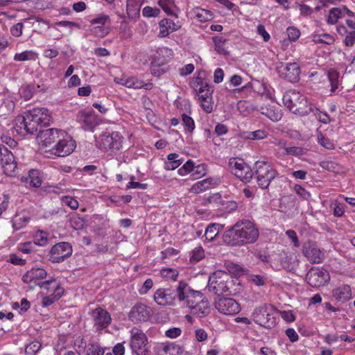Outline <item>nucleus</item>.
I'll return each instance as SVG.
<instances>
[{
  "instance_id": "nucleus-14",
  "label": "nucleus",
  "mask_w": 355,
  "mask_h": 355,
  "mask_svg": "<svg viewBox=\"0 0 355 355\" xmlns=\"http://www.w3.org/2000/svg\"><path fill=\"white\" fill-rule=\"evenodd\" d=\"M307 283L312 287H320L327 284L330 276L329 272L323 268L312 267L306 275Z\"/></svg>"
},
{
  "instance_id": "nucleus-1",
  "label": "nucleus",
  "mask_w": 355,
  "mask_h": 355,
  "mask_svg": "<svg viewBox=\"0 0 355 355\" xmlns=\"http://www.w3.org/2000/svg\"><path fill=\"white\" fill-rule=\"evenodd\" d=\"M178 302L190 309L191 313L199 318L207 316L210 312V304L204 295L199 291L193 289L186 282H179L178 291Z\"/></svg>"
},
{
  "instance_id": "nucleus-8",
  "label": "nucleus",
  "mask_w": 355,
  "mask_h": 355,
  "mask_svg": "<svg viewBox=\"0 0 355 355\" xmlns=\"http://www.w3.org/2000/svg\"><path fill=\"white\" fill-rule=\"evenodd\" d=\"M130 333V346L132 352L136 355H147L148 341L146 335L137 327L132 328Z\"/></svg>"
},
{
  "instance_id": "nucleus-12",
  "label": "nucleus",
  "mask_w": 355,
  "mask_h": 355,
  "mask_svg": "<svg viewBox=\"0 0 355 355\" xmlns=\"http://www.w3.org/2000/svg\"><path fill=\"white\" fill-rule=\"evenodd\" d=\"M76 146V141L66 132L62 131L53 150L58 157H65L70 155Z\"/></svg>"
},
{
  "instance_id": "nucleus-60",
  "label": "nucleus",
  "mask_w": 355,
  "mask_h": 355,
  "mask_svg": "<svg viewBox=\"0 0 355 355\" xmlns=\"http://www.w3.org/2000/svg\"><path fill=\"white\" fill-rule=\"evenodd\" d=\"M294 191L302 199L307 200L311 197L310 193L299 184L295 185Z\"/></svg>"
},
{
  "instance_id": "nucleus-53",
  "label": "nucleus",
  "mask_w": 355,
  "mask_h": 355,
  "mask_svg": "<svg viewBox=\"0 0 355 355\" xmlns=\"http://www.w3.org/2000/svg\"><path fill=\"white\" fill-rule=\"evenodd\" d=\"M104 349L96 343H90L87 346V355H103Z\"/></svg>"
},
{
  "instance_id": "nucleus-47",
  "label": "nucleus",
  "mask_w": 355,
  "mask_h": 355,
  "mask_svg": "<svg viewBox=\"0 0 355 355\" xmlns=\"http://www.w3.org/2000/svg\"><path fill=\"white\" fill-rule=\"evenodd\" d=\"M140 9V5L136 0H127L126 11L128 15L132 16L137 15Z\"/></svg>"
},
{
  "instance_id": "nucleus-59",
  "label": "nucleus",
  "mask_w": 355,
  "mask_h": 355,
  "mask_svg": "<svg viewBox=\"0 0 355 355\" xmlns=\"http://www.w3.org/2000/svg\"><path fill=\"white\" fill-rule=\"evenodd\" d=\"M62 202L69 206L72 209H77L78 208V202L72 197L64 196L62 198Z\"/></svg>"
},
{
  "instance_id": "nucleus-43",
  "label": "nucleus",
  "mask_w": 355,
  "mask_h": 355,
  "mask_svg": "<svg viewBox=\"0 0 355 355\" xmlns=\"http://www.w3.org/2000/svg\"><path fill=\"white\" fill-rule=\"evenodd\" d=\"M306 149L300 146H287L285 148V152H282L283 155H292L295 157H300L306 155Z\"/></svg>"
},
{
  "instance_id": "nucleus-37",
  "label": "nucleus",
  "mask_w": 355,
  "mask_h": 355,
  "mask_svg": "<svg viewBox=\"0 0 355 355\" xmlns=\"http://www.w3.org/2000/svg\"><path fill=\"white\" fill-rule=\"evenodd\" d=\"M38 286L44 291H46V293L52 291L53 293H55L57 291V286L58 287H61L60 283L53 278L44 282H42L41 284H38Z\"/></svg>"
},
{
  "instance_id": "nucleus-38",
  "label": "nucleus",
  "mask_w": 355,
  "mask_h": 355,
  "mask_svg": "<svg viewBox=\"0 0 355 355\" xmlns=\"http://www.w3.org/2000/svg\"><path fill=\"white\" fill-rule=\"evenodd\" d=\"M193 87L197 94L204 93L207 89H212L210 85L200 77L196 78L193 83Z\"/></svg>"
},
{
  "instance_id": "nucleus-21",
  "label": "nucleus",
  "mask_w": 355,
  "mask_h": 355,
  "mask_svg": "<svg viewBox=\"0 0 355 355\" xmlns=\"http://www.w3.org/2000/svg\"><path fill=\"white\" fill-rule=\"evenodd\" d=\"M92 317L94 327L97 330H102L107 327L112 321L110 314L101 307H98L92 311Z\"/></svg>"
},
{
  "instance_id": "nucleus-64",
  "label": "nucleus",
  "mask_w": 355,
  "mask_h": 355,
  "mask_svg": "<svg viewBox=\"0 0 355 355\" xmlns=\"http://www.w3.org/2000/svg\"><path fill=\"white\" fill-rule=\"evenodd\" d=\"M286 234L291 240L294 247L298 248L300 246L297 235L294 230H288L286 232Z\"/></svg>"
},
{
  "instance_id": "nucleus-26",
  "label": "nucleus",
  "mask_w": 355,
  "mask_h": 355,
  "mask_svg": "<svg viewBox=\"0 0 355 355\" xmlns=\"http://www.w3.org/2000/svg\"><path fill=\"white\" fill-rule=\"evenodd\" d=\"M334 297L339 302H345L351 297V288L348 285H342L333 290Z\"/></svg>"
},
{
  "instance_id": "nucleus-58",
  "label": "nucleus",
  "mask_w": 355,
  "mask_h": 355,
  "mask_svg": "<svg viewBox=\"0 0 355 355\" xmlns=\"http://www.w3.org/2000/svg\"><path fill=\"white\" fill-rule=\"evenodd\" d=\"M288 37L291 41H296L300 36V31L294 26H290L286 29Z\"/></svg>"
},
{
  "instance_id": "nucleus-44",
  "label": "nucleus",
  "mask_w": 355,
  "mask_h": 355,
  "mask_svg": "<svg viewBox=\"0 0 355 355\" xmlns=\"http://www.w3.org/2000/svg\"><path fill=\"white\" fill-rule=\"evenodd\" d=\"M30 218L26 216H15L12 219V227L14 230H19L24 227L29 222Z\"/></svg>"
},
{
  "instance_id": "nucleus-35",
  "label": "nucleus",
  "mask_w": 355,
  "mask_h": 355,
  "mask_svg": "<svg viewBox=\"0 0 355 355\" xmlns=\"http://www.w3.org/2000/svg\"><path fill=\"white\" fill-rule=\"evenodd\" d=\"M313 41L316 44H333L335 42L334 37L328 33L315 34L313 35Z\"/></svg>"
},
{
  "instance_id": "nucleus-28",
  "label": "nucleus",
  "mask_w": 355,
  "mask_h": 355,
  "mask_svg": "<svg viewBox=\"0 0 355 355\" xmlns=\"http://www.w3.org/2000/svg\"><path fill=\"white\" fill-rule=\"evenodd\" d=\"M212 182L213 179L211 178H207L199 182H197L196 183L191 186V187L189 189V191L195 194H198L203 191H205L211 189Z\"/></svg>"
},
{
  "instance_id": "nucleus-63",
  "label": "nucleus",
  "mask_w": 355,
  "mask_h": 355,
  "mask_svg": "<svg viewBox=\"0 0 355 355\" xmlns=\"http://www.w3.org/2000/svg\"><path fill=\"white\" fill-rule=\"evenodd\" d=\"M207 201L211 204H214L216 207L223 204L222 197L219 193H215L209 196Z\"/></svg>"
},
{
  "instance_id": "nucleus-34",
  "label": "nucleus",
  "mask_w": 355,
  "mask_h": 355,
  "mask_svg": "<svg viewBox=\"0 0 355 355\" xmlns=\"http://www.w3.org/2000/svg\"><path fill=\"white\" fill-rule=\"evenodd\" d=\"M220 225L219 224L216 223H211L209 224L205 232V239L208 241H213L215 237L218 234L220 230Z\"/></svg>"
},
{
  "instance_id": "nucleus-17",
  "label": "nucleus",
  "mask_w": 355,
  "mask_h": 355,
  "mask_svg": "<svg viewBox=\"0 0 355 355\" xmlns=\"http://www.w3.org/2000/svg\"><path fill=\"white\" fill-rule=\"evenodd\" d=\"M0 162L7 175H15L17 164L13 154L6 147H0Z\"/></svg>"
},
{
  "instance_id": "nucleus-3",
  "label": "nucleus",
  "mask_w": 355,
  "mask_h": 355,
  "mask_svg": "<svg viewBox=\"0 0 355 355\" xmlns=\"http://www.w3.org/2000/svg\"><path fill=\"white\" fill-rule=\"evenodd\" d=\"M282 101L284 105L295 114L305 116L311 113L313 104H309L306 97L296 90L287 91Z\"/></svg>"
},
{
  "instance_id": "nucleus-5",
  "label": "nucleus",
  "mask_w": 355,
  "mask_h": 355,
  "mask_svg": "<svg viewBox=\"0 0 355 355\" xmlns=\"http://www.w3.org/2000/svg\"><path fill=\"white\" fill-rule=\"evenodd\" d=\"M29 130L33 134L40 131L44 126L49 125L53 118L49 110L45 107H35L25 113Z\"/></svg>"
},
{
  "instance_id": "nucleus-50",
  "label": "nucleus",
  "mask_w": 355,
  "mask_h": 355,
  "mask_svg": "<svg viewBox=\"0 0 355 355\" xmlns=\"http://www.w3.org/2000/svg\"><path fill=\"white\" fill-rule=\"evenodd\" d=\"M318 142L322 146L328 150H332L335 147L334 142L329 138L324 137V135L321 132L318 133Z\"/></svg>"
},
{
  "instance_id": "nucleus-30",
  "label": "nucleus",
  "mask_w": 355,
  "mask_h": 355,
  "mask_svg": "<svg viewBox=\"0 0 355 355\" xmlns=\"http://www.w3.org/2000/svg\"><path fill=\"white\" fill-rule=\"evenodd\" d=\"M15 129L21 135L27 134H33V131L29 130L28 123H26V117L24 116H18L15 120Z\"/></svg>"
},
{
  "instance_id": "nucleus-19",
  "label": "nucleus",
  "mask_w": 355,
  "mask_h": 355,
  "mask_svg": "<svg viewBox=\"0 0 355 355\" xmlns=\"http://www.w3.org/2000/svg\"><path fill=\"white\" fill-rule=\"evenodd\" d=\"M215 307L218 312L225 315H235L241 310L239 304L234 299L228 297L218 299L215 302Z\"/></svg>"
},
{
  "instance_id": "nucleus-23",
  "label": "nucleus",
  "mask_w": 355,
  "mask_h": 355,
  "mask_svg": "<svg viewBox=\"0 0 355 355\" xmlns=\"http://www.w3.org/2000/svg\"><path fill=\"white\" fill-rule=\"evenodd\" d=\"M181 28L179 21L175 22L168 18L162 19L159 21V37H166L171 33L178 31Z\"/></svg>"
},
{
  "instance_id": "nucleus-20",
  "label": "nucleus",
  "mask_w": 355,
  "mask_h": 355,
  "mask_svg": "<svg viewBox=\"0 0 355 355\" xmlns=\"http://www.w3.org/2000/svg\"><path fill=\"white\" fill-rule=\"evenodd\" d=\"M150 315V309L146 304L137 303L128 313L129 319L134 323L147 321Z\"/></svg>"
},
{
  "instance_id": "nucleus-46",
  "label": "nucleus",
  "mask_w": 355,
  "mask_h": 355,
  "mask_svg": "<svg viewBox=\"0 0 355 355\" xmlns=\"http://www.w3.org/2000/svg\"><path fill=\"white\" fill-rule=\"evenodd\" d=\"M34 243L39 246H44L48 243V234L42 230H37L34 235Z\"/></svg>"
},
{
  "instance_id": "nucleus-29",
  "label": "nucleus",
  "mask_w": 355,
  "mask_h": 355,
  "mask_svg": "<svg viewBox=\"0 0 355 355\" xmlns=\"http://www.w3.org/2000/svg\"><path fill=\"white\" fill-rule=\"evenodd\" d=\"M57 291L47 296L42 297V305L44 307L49 306L60 300L64 294V290L62 287L56 286Z\"/></svg>"
},
{
  "instance_id": "nucleus-11",
  "label": "nucleus",
  "mask_w": 355,
  "mask_h": 355,
  "mask_svg": "<svg viewBox=\"0 0 355 355\" xmlns=\"http://www.w3.org/2000/svg\"><path fill=\"white\" fill-rule=\"evenodd\" d=\"M179 283L175 288H160L154 293V300L159 306H175L178 301Z\"/></svg>"
},
{
  "instance_id": "nucleus-52",
  "label": "nucleus",
  "mask_w": 355,
  "mask_h": 355,
  "mask_svg": "<svg viewBox=\"0 0 355 355\" xmlns=\"http://www.w3.org/2000/svg\"><path fill=\"white\" fill-rule=\"evenodd\" d=\"M194 170V162L191 159H189L186 163L178 169V173L181 176H184L187 174L193 172Z\"/></svg>"
},
{
  "instance_id": "nucleus-41",
  "label": "nucleus",
  "mask_w": 355,
  "mask_h": 355,
  "mask_svg": "<svg viewBox=\"0 0 355 355\" xmlns=\"http://www.w3.org/2000/svg\"><path fill=\"white\" fill-rule=\"evenodd\" d=\"M194 13L195 17L200 21H209L214 15L211 11L201 8H196Z\"/></svg>"
},
{
  "instance_id": "nucleus-9",
  "label": "nucleus",
  "mask_w": 355,
  "mask_h": 355,
  "mask_svg": "<svg viewBox=\"0 0 355 355\" xmlns=\"http://www.w3.org/2000/svg\"><path fill=\"white\" fill-rule=\"evenodd\" d=\"M228 274L222 270L214 272L209 279L208 288L217 295H229L230 291L227 284Z\"/></svg>"
},
{
  "instance_id": "nucleus-2",
  "label": "nucleus",
  "mask_w": 355,
  "mask_h": 355,
  "mask_svg": "<svg viewBox=\"0 0 355 355\" xmlns=\"http://www.w3.org/2000/svg\"><path fill=\"white\" fill-rule=\"evenodd\" d=\"M259 232L255 224L249 220L237 221L223 234V241L230 246H243L257 241Z\"/></svg>"
},
{
  "instance_id": "nucleus-49",
  "label": "nucleus",
  "mask_w": 355,
  "mask_h": 355,
  "mask_svg": "<svg viewBox=\"0 0 355 355\" xmlns=\"http://www.w3.org/2000/svg\"><path fill=\"white\" fill-rule=\"evenodd\" d=\"M161 275L166 279L175 281L178 277L179 272L171 268H165L161 270Z\"/></svg>"
},
{
  "instance_id": "nucleus-62",
  "label": "nucleus",
  "mask_w": 355,
  "mask_h": 355,
  "mask_svg": "<svg viewBox=\"0 0 355 355\" xmlns=\"http://www.w3.org/2000/svg\"><path fill=\"white\" fill-rule=\"evenodd\" d=\"M193 173L192 174L194 176V178H199L204 176L206 174V168L204 164H199L196 166H194V170L193 171Z\"/></svg>"
},
{
  "instance_id": "nucleus-57",
  "label": "nucleus",
  "mask_w": 355,
  "mask_h": 355,
  "mask_svg": "<svg viewBox=\"0 0 355 355\" xmlns=\"http://www.w3.org/2000/svg\"><path fill=\"white\" fill-rule=\"evenodd\" d=\"M205 256L204 250L202 247L196 248L193 251L192 256L191 257V261L194 262L200 261Z\"/></svg>"
},
{
  "instance_id": "nucleus-51",
  "label": "nucleus",
  "mask_w": 355,
  "mask_h": 355,
  "mask_svg": "<svg viewBox=\"0 0 355 355\" xmlns=\"http://www.w3.org/2000/svg\"><path fill=\"white\" fill-rule=\"evenodd\" d=\"M182 121L184 126V130L189 133H192L195 129L194 120L186 114L182 115Z\"/></svg>"
},
{
  "instance_id": "nucleus-40",
  "label": "nucleus",
  "mask_w": 355,
  "mask_h": 355,
  "mask_svg": "<svg viewBox=\"0 0 355 355\" xmlns=\"http://www.w3.org/2000/svg\"><path fill=\"white\" fill-rule=\"evenodd\" d=\"M158 4L167 15L178 17V14L172 9L174 6L173 0H158Z\"/></svg>"
},
{
  "instance_id": "nucleus-6",
  "label": "nucleus",
  "mask_w": 355,
  "mask_h": 355,
  "mask_svg": "<svg viewBox=\"0 0 355 355\" xmlns=\"http://www.w3.org/2000/svg\"><path fill=\"white\" fill-rule=\"evenodd\" d=\"M276 313L273 306L263 304L257 307L253 313V320L257 324L271 329L276 324Z\"/></svg>"
},
{
  "instance_id": "nucleus-56",
  "label": "nucleus",
  "mask_w": 355,
  "mask_h": 355,
  "mask_svg": "<svg viewBox=\"0 0 355 355\" xmlns=\"http://www.w3.org/2000/svg\"><path fill=\"white\" fill-rule=\"evenodd\" d=\"M267 137V133L263 130H257L248 132V139L252 140L263 139Z\"/></svg>"
},
{
  "instance_id": "nucleus-54",
  "label": "nucleus",
  "mask_w": 355,
  "mask_h": 355,
  "mask_svg": "<svg viewBox=\"0 0 355 355\" xmlns=\"http://www.w3.org/2000/svg\"><path fill=\"white\" fill-rule=\"evenodd\" d=\"M160 13V10L157 8H153L150 6H146L143 8L142 15L146 17H156Z\"/></svg>"
},
{
  "instance_id": "nucleus-18",
  "label": "nucleus",
  "mask_w": 355,
  "mask_h": 355,
  "mask_svg": "<svg viewBox=\"0 0 355 355\" xmlns=\"http://www.w3.org/2000/svg\"><path fill=\"white\" fill-rule=\"evenodd\" d=\"M72 251V247L69 243H58L51 249L49 260L53 263L62 262L71 255Z\"/></svg>"
},
{
  "instance_id": "nucleus-10",
  "label": "nucleus",
  "mask_w": 355,
  "mask_h": 355,
  "mask_svg": "<svg viewBox=\"0 0 355 355\" xmlns=\"http://www.w3.org/2000/svg\"><path fill=\"white\" fill-rule=\"evenodd\" d=\"M228 166L231 173L243 182H250L253 178V173L243 159L232 157L229 159Z\"/></svg>"
},
{
  "instance_id": "nucleus-33",
  "label": "nucleus",
  "mask_w": 355,
  "mask_h": 355,
  "mask_svg": "<svg viewBox=\"0 0 355 355\" xmlns=\"http://www.w3.org/2000/svg\"><path fill=\"white\" fill-rule=\"evenodd\" d=\"M39 87V85L35 86L33 84L24 85L19 89L20 96L25 101H28L33 97V94L35 92L36 88Z\"/></svg>"
},
{
  "instance_id": "nucleus-13",
  "label": "nucleus",
  "mask_w": 355,
  "mask_h": 355,
  "mask_svg": "<svg viewBox=\"0 0 355 355\" xmlns=\"http://www.w3.org/2000/svg\"><path fill=\"white\" fill-rule=\"evenodd\" d=\"M302 254L313 264L322 263L324 259V252L318 246L317 243L309 241L302 245Z\"/></svg>"
},
{
  "instance_id": "nucleus-42",
  "label": "nucleus",
  "mask_w": 355,
  "mask_h": 355,
  "mask_svg": "<svg viewBox=\"0 0 355 355\" xmlns=\"http://www.w3.org/2000/svg\"><path fill=\"white\" fill-rule=\"evenodd\" d=\"M342 17V9L340 8H333L330 9L327 21L329 24H336L338 20Z\"/></svg>"
},
{
  "instance_id": "nucleus-16",
  "label": "nucleus",
  "mask_w": 355,
  "mask_h": 355,
  "mask_svg": "<svg viewBox=\"0 0 355 355\" xmlns=\"http://www.w3.org/2000/svg\"><path fill=\"white\" fill-rule=\"evenodd\" d=\"M76 120L81 128L86 131H94L99 125V119L94 110L86 111L81 110L76 115Z\"/></svg>"
},
{
  "instance_id": "nucleus-15",
  "label": "nucleus",
  "mask_w": 355,
  "mask_h": 355,
  "mask_svg": "<svg viewBox=\"0 0 355 355\" xmlns=\"http://www.w3.org/2000/svg\"><path fill=\"white\" fill-rule=\"evenodd\" d=\"M277 72L279 76L291 83H296L300 80V69L295 62H280L277 67Z\"/></svg>"
},
{
  "instance_id": "nucleus-61",
  "label": "nucleus",
  "mask_w": 355,
  "mask_h": 355,
  "mask_svg": "<svg viewBox=\"0 0 355 355\" xmlns=\"http://www.w3.org/2000/svg\"><path fill=\"white\" fill-rule=\"evenodd\" d=\"M182 334V329L179 327L170 328L165 332V336L169 338H176Z\"/></svg>"
},
{
  "instance_id": "nucleus-31",
  "label": "nucleus",
  "mask_w": 355,
  "mask_h": 355,
  "mask_svg": "<svg viewBox=\"0 0 355 355\" xmlns=\"http://www.w3.org/2000/svg\"><path fill=\"white\" fill-rule=\"evenodd\" d=\"M162 351L163 355H182L183 348L175 343H167L164 345Z\"/></svg>"
},
{
  "instance_id": "nucleus-55",
  "label": "nucleus",
  "mask_w": 355,
  "mask_h": 355,
  "mask_svg": "<svg viewBox=\"0 0 355 355\" xmlns=\"http://www.w3.org/2000/svg\"><path fill=\"white\" fill-rule=\"evenodd\" d=\"M123 86L128 88L141 89V80L135 77H129L125 79Z\"/></svg>"
},
{
  "instance_id": "nucleus-24",
  "label": "nucleus",
  "mask_w": 355,
  "mask_h": 355,
  "mask_svg": "<svg viewBox=\"0 0 355 355\" xmlns=\"http://www.w3.org/2000/svg\"><path fill=\"white\" fill-rule=\"evenodd\" d=\"M63 130L50 128L45 130H40V139L42 145L45 147H50L52 144H56L59 137H60L61 132Z\"/></svg>"
},
{
  "instance_id": "nucleus-27",
  "label": "nucleus",
  "mask_w": 355,
  "mask_h": 355,
  "mask_svg": "<svg viewBox=\"0 0 355 355\" xmlns=\"http://www.w3.org/2000/svg\"><path fill=\"white\" fill-rule=\"evenodd\" d=\"M214 44V50L219 55H227L229 53L226 44L227 40L221 36L217 35L212 37Z\"/></svg>"
},
{
  "instance_id": "nucleus-39",
  "label": "nucleus",
  "mask_w": 355,
  "mask_h": 355,
  "mask_svg": "<svg viewBox=\"0 0 355 355\" xmlns=\"http://www.w3.org/2000/svg\"><path fill=\"white\" fill-rule=\"evenodd\" d=\"M327 76L331 83V91L334 92L339 85V73L335 69H329L327 72Z\"/></svg>"
},
{
  "instance_id": "nucleus-7",
  "label": "nucleus",
  "mask_w": 355,
  "mask_h": 355,
  "mask_svg": "<svg viewBox=\"0 0 355 355\" xmlns=\"http://www.w3.org/2000/svg\"><path fill=\"white\" fill-rule=\"evenodd\" d=\"M123 137L119 132H105L96 139V146L103 150H119L123 143Z\"/></svg>"
},
{
  "instance_id": "nucleus-22",
  "label": "nucleus",
  "mask_w": 355,
  "mask_h": 355,
  "mask_svg": "<svg viewBox=\"0 0 355 355\" xmlns=\"http://www.w3.org/2000/svg\"><path fill=\"white\" fill-rule=\"evenodd\" d=\"M47 276L46 271L41 268H33L28 270L22 277V280L26 284H33L38 286L41 284L40 280L44 279Z\"/></svg>"
},
{
  "instance_id": "nucleus-4",
  "label": "nucleus",
  "mask_w": 355,
  "mask_h": 355,
  "mask_svg": "<svg viewBox=\"0 0 355 355\" xmlns=\"http://www.w3.org/2000/svg\"><path fill=\"white\" fill-rule=\"evenodd\" d=\"M252 170L259 187L262 189H268L270 182L278 175L277 170L268 161L255 162Z\"/></svg>"
},
{
  "instance_id": "nucleus-25",
  "label": "nucleus",
  "mask_w": 355,
  "mask_h": 355,
  "mask_svg": "<svg viewBox=\"0 0 355 355\" xmlns=\"http://www.w3.org/2000/svg\"><path fill=\"white\" fill-rule=\"evenodd\" d=\"M257 110L272 121H278L282 119L281 110L275 105L263 104L257 105Z\"/></svg>"
},
{
  "instance_id": "nucleus-45",
  "label": "nucleus",
  "mask_w": 355,
  "mask_h": 355,
  "mask_svg": "<svg viewBox=\"0 0 355 355\" xmlns=\"http://www.w3.org/2000/svg\"><path fill=\"white\" fill-rule=\"evenodd\" d=\"M311 112L321 123L324 124L330 123V116L326 112L320 111L318 107H316L313 105H312L311 107Z\"/></svg>"
},
{
  "instance_id": "nucleus-36",
  "label": "nucleus",
  "mask_w": 355,
  "mask_h": 355,
  "mask_svg": "<svg viewBox=\"0 0 355 355\" xmlns=\"http://www.w3.org/2000/svg\"><path fill=\"white\" fill-rule=\"evenodd\" d=\"M37 58V54L33 51H24L21 53H15L14 60L22 62L26 60H35Z\"/></svg>"
},
{
  "instance_id": "nucleus-48",
  "label": "nucleus",
  "mask_w": 355,
  "mask_h": 355,
  "mask_svg": "<svg viewBox=\"0 0 355 355\" xmlns=\"http://www.w3.org/2000/svg\"><path fill=\"white\" fill-rule=\"evenodd\" d=\"M27 178L29 179V184L33 187H39L42 184V180L38 176V171L36 170H30Z\"/></svg>"
},
{
  "instance_id": "nucleus-32",
  "label": "nucleus",
  "mask_w": 355,
  "mask_h": 355,
  "mask_svg": "<svg viewBox=\"0 0 355 355\" xmlns=\"http://www.w3.org/2000/svg\"><path fill=\"white\" fill-rule=\"evenodd\" d=\"M180 155L177 153H171L168 155V162L164 164V168L167 171L174 170L179 167L182 162V159H179Z\"/></svg>"
}]
</instances>
